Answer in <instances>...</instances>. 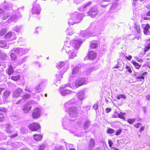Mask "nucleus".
Instances as JSON below:
<instances>
[{
    "instance_id": "79ce46f5",
    "label": "nucleus",
    "mask_w": 150,
    "mask_h": 150,
    "mask_svg": "<svg viewBox=\"0 0 150 150\" xmlns=\"http://www.w3.org/2000/svg\"><path fill=\"white\" fill-rule=\"evenodd\" d=\"M30 97V95L29 94H25L22 96V98L23 99H27L29 98Z\"/></svg>"
},
{
    "instance_id": "bb28decb",
    "label": "nucleus",
    "mask_w": 150,
    "mask_h": 150,
    "mask_svg": "<svg viewBox=\"0 0 150 150\" xmlns=\"http://www.w3.org/2000/svg\"><path fill=\"white\" fill-rule=\"evenodd\" d=\"M66 61L60 62L57 64V67L58 69L61 68L66 63Z\"/></svg>"
},
{
    "instance_id": "3c124183",
    "label": "nucleus",
    "mask_w": 150,
    "mask_h": 150,
    "mask_svg": "<svg viewBox=\"0 0 150 150\" xmlns=\"http://www.w3.org/2000/svg\"><path fill=\"white\" fill-rule=\"evenodd\" d=\"M4 120V115L0 113V121H3Z\"/></svg>"
},
{
    "instance_id": "4d7b16f0",
    "label": "nucleus",
    "mask_w": 150,
    "mask_h": 150,
    "mask_svg": "<svg viewBox=\"0 0 150 150\" xmlns=\"http://www.w3.org/2000/svg\"><path fill=\"white\" fill-rule=\"evenodd\" d=\"M45 147V145H42L40 146L38 150H44Z\"/></svg>"
},
{
    "instance_id": "ddd939ff",
    "label": "nucleus",
    "mask_w": 150,
    "mask_h": 150,
    "mask_svg": "<svg viewBox=\"0 0 150 150\" xmlns=\"http://www.w3.org/2000/svg\"><path fill=\"white\" fill-rule=\"evenodd\" d=\"M79 68L78 67H74L71 76L70 77V79L72 80V78L76 76L78 74L79 71Z\"/></svg>"
},
{
    "instance_id": "aec40b11",
    "label": "nucleus",
    "mask_w": 150,
    "mask_h": 150,
    "mask_svg": "<svg viewBox=\"0 0 150 150\" xmlns=\"http://www.w3.org/2000/svg\"><path fill=\"white\" fill-rule=\"evenodd\" d=\"M95 144V142L94 140L92 139H91L88 144L89 150H92L93 149L94 147Z\"/></svg>"
},
{
    "instance_id": "c85d7f7f",
    "label": "nucleus",
    "mask_w": 150,
    "mask_h": 150,
    "mask_svg": "<svg viewBox=\"0 0 150 150\" xmlns=\"http://www.w3.org/2000/svg\"><path fill=\"white\" fill-rule=\"evenodd\" d=\"M132 63L135 66V68L137 69H139L141 67V65H139L138 63L134 61H132Z\"/></svg>"
},
{
    "instance_id": "6ab92c4d",
    "label": "nucleus",
    "mask_w": 150,
    "mask_h": 150,
    "mask_svg": "<svg viewBox=\"0 0 150 150\" xmlns=\"http://www.w3.org/2000/svg\"><path fill=\"white\" fill-rule=\"evenodd\" d=\"M76 100L75 99L72 98L69 100L68 102L66 103L64 106L65 108L67 109V107H69L70 105L73 104L75 103Z\"/></svg>"
},
{
    "instance_id": "6e6552de",
    "label": "nucleus",
    "mask_w": 150,
    "mask_h": 150,
    "mask_svg": "<svg viewBox=\"0 0 150 150\" xmlns=\"http://www.w3.org/2000/svg\"><path fill=\"white\" fill-rule=\"evenodd\" d=\"M41 110L38 108H35L33 112L32 116L33 118L36 119L40 116Z\"/></svg>"
},
{
    "instance_id": "2f4dec72",
    "label": "nucleus",
    "mask_w": 150,
    "mask_h": 150,
    "mask_svg": "<svg viewBox=\"0 0 150 150\" xmlns=\"http://www.w3.org/2000/svg\"><path fill=\"white\" fill-rule=\"evenodd\" d=\"M21 26L18 25H16L15 28H14V30L15 31L19 33L21 31Z\"/></svg>"
},
{
    "instance_id": "8fccbe9b",
    "label": "nucleus",
    "mask_w": 150,
    "mask_h": 150,
    "mask_svg": "<svg viewBox=\"0 0 150 150\" xmlns=\"http://www.w3.org/2000/svg\"><path fill=\"white\" fill-rule=\"evenodd\" d=\"M9 14L8 13L4 14L3 16V19L4 20H6L9 17Z\"/></svg>"
},
{
    "instance_id": "9b49d317",
    "label": "nucleus",
    "mask_w": 150,
    "mask_h": 150,
    "mask_svg": "<svg viewBox=\"0 0 150 150\" xmlns=\"http://www.w3.org/2000/svg\"><path fill=\"white\" fill-rule=\"evenodd\" d=\"M66 70L63 69L61 71L59 70L57 71L56 74V76L58 81L59 83V81L60 80L63 78V75L65 72Z\"/></svg>"
},
{
    "instance_id": "7c9ffc66",
    "label": "nucleus",
    "mask_w": 150,
    "mask_h": 150,
    "mask_svg": "<svg viewBox=\"0 0 150 150\" xmlns=\"http://www.w3.org/2000/svg\"><path fill=\"white\" fill-rule=\"evenodd\" d=\"M10 92L8 91H6L4 93L3 98L4 99H6L9 96Z\"/></svg>"
},
{
    "instance_id": "a211bd4d",
    "label": "nucleus",
    "mask_w": 150,
    "mask_h": 150,
    "mask_svg": "<svg viewBox=\"0 0 150 150\" xmlns=\"http://www.w3.org/2000/svg\"><path fill=\"white\" fill-rule=\"evenodd\" d=\"M96 57V54L95 52L93 51H90L88 54L89 59L91 60L94 59Z\"/></svg>"
},
{
    "instance_id": "37998d69",
    "label": "nucleus",
    "mask_w": 150,
    "mask_h": 150,
    "mask_svg": "<svg viewBox=\"0 0 150 150\" xmlns=\"http://www.w3.org/2000/svg\"><path fill=\"white\" fill-rule=\"evenodd\" d=\"M98 46V44L95 43L91 42V44L90 47L92 48H96Z\"/></svg>"
},
{
    "instance_id": "1a4fd4ad",
    "label": "nucleus",
    "mask_w": 150,
    "mask_h": 150,
    "mask_svg": "<svg viewBox=\"0 0 150 150\" xmlns=\"http://www.w3.org/2000/svg\"><path fill=\"white\" fill-rule=\"evenodd\" d=\"M85 78H79L76 80L75 85L76 86L78 87L83 84H85Z\"/></svg>"
},
{
    "instance_id": "774afa93",
    "label": "nucleus",
    "mask_w": 150,
    "mask_h": 150,
    "mask_svg": "<svg viewBox=\"0 0 150 150\" xmlns=\"http://www.w3.org/2000/svg\"><path fill=\"white\" fill-rule=\"evenodd\" d=\"M111 110V109L110 108H106L105 109L106 112V113H109Z\"/></svg>"
},
{
    "instance_id": "603ef678",
    "label": "nucleus",
    "mask_w": 150,
    "mask_h": 150,
    "mask_svg": "<svg viewBox=\"0 0 150 150\" xmlns=\"http://www.w3.org/2000/svg\"><path fill=\"white\" fill-rule=\"evenodd\" d=\"M108 143L110 147H111L113 144V143L111 139H109L108 140Z\"/></svg>"
},
{
    "instance_id": "ea45409f",
    "label": "nucleus",
    "mask_w": 150,
    "mask_h": 150,
    "mask_svg": "<svg viewBox=\"0 0 150 150\" xmlns=\"http://www.w3.org/2000/svg\"><path fill=\"white\" fill-rule=\"evenodd\" d=\"M134 27L135 30H137V32L138 33H139L140 32V29L139 25L136 24L135 25Z\"/></svg>"
},
{
    "instance_id": "5701e85b",
    "label": "nucleus",
    "mask_w": 150,
    "mask_h": 150,
    "mask_svg": "<svg viewBox=\"0 0 150 150\" xmlns=\"http://www.w3.org/2000/svg\"><path fill=\"white\" fill-rule=\"evenodd\" d=\"M91 4V2L89 1L88 2L87 4H86L83 6L82 7L80 8V10L81 11H85L86 10V8L89 6Z\"/></svg>"
},
{
    "instance_id": "4be33fe9",
    "label": "nucleus",
    "mask_w": 150,
    "mask_h": 150,
    "mask_svg": "<svg viewBox=\"0 0 150 150\" xmlns=\"http://www.w3.org/2000/svg\"><path fill=\"white\" fill-rule=\"evenodd\" d=\"M6 71L7 73L9 75L12 74L14 72V70L12 66L10 65L9 67L6 69Z\"/></svg>"
},
{
    "instance_id": "052dcab7",
    "label": "nucleus",
    "mask_w": 150,
    "mask_h": 150,
    "mask_svg": "<svg viewBox=\"0 0 150 150\" xmlns=\"http://www.w3.org/2000/svg\"><path fill=\"white\" fill-rule=\"evenodd\" d=\"M63 86L61 88H65V87H71V84L69 83H67L64 86Z\"/></svg>"
},
{
    "instance_id": "412c9836",
    "label": "nucleus",
    "mask_w": 150,
    "mask_h": 150,
    "mask_svg": "<svg viewBox=\"0 0 150 150\" xmlns=\"http://www.w3.org/2000/svg\"><path fill=\"white\" fill-rule=\"evenodd\" d=\"M89 34L87 32L86 30L81 31L80 34L81 36L85 38H88L89 36Z\"/></svg>"
},
{
    "instance_id": "6e6d98bb",
    "label": "nucleus",
    "mask_w": 150,
    "mask_h": 150,
    "mask_svg": "<svg viewBox=\"0 0 150 150\" xmlns=\"http://www.w3.org/2000/svg\"><path fill=\"white\" fill-rule=\"evenodd\" d=\"M136 79H144V77L142 75H141L137 77Z\"/></svg>"
},
{
    "instance_id": "7ed1b4c3",
    "label": "nucleus",
    "mask_w": 150,
    "mask_h": 150,
    "mask_svg": "<svg viewBox=\"0 0 150 150\" xmlns=\"http://www.w3.org/2000/svg\"><path fill=\"white\" fill-rule=\"evenodd\" d=\"M66 108V110L68 111L71 118H76L77 116V111L76 108L74 106H72L69 108L67 107Z\"/></svg>"
},
{
    "instance_id": "dca6fc26",
    "label": "nucleus",
    "mask_w": 150,
    "mask_h": 150,
    "mask_svg": "<svg viewBox=\"0 0 150 150\" xmlns=\"http://www.w3.org/2000/svg\"><path fill=\"white\" fill-rule=\"evenodd\" d=\"M73 120H71L69 119H67L66 117H65L63 119V122L62 124V126H68L69 124L71 123L72 122Z\"/></svg>"
},
{
    "instance_id": "c9c22d12",
    "label": "nucleus",
    "mask_w": 150,
    "mask_h": 150,
    "mask_svg": "<svg viewBox=\"0 0 150 150\" xmlns=\"http://www.w3.org/2000/svg\"><path fill=\"white\" fill-rule=\"evenodd\" d=\"M6 45V43L5 41L0 40V47H5Z\"/></svg>"
},
{
    "instance_id": "09e8293b",
    "label": "nucleus",
    "mask_w": 150,
    "mask_h": 150,
    "mask_svg": "<svg viewBox=\"0 0 150 150\" xmlns=\"http://www.w3.org/2000/svg\"><path fill=\"white\" fill-rule=\"evenodd\" d=\"M117 5V3H115L112 4L110 8L111 9L113 10L115 8Z\"/></svg>"
},
{
    "instance_id": "e2e57ef3",
    "label": "nucleus",
    "mask_w": 150,
    "mask_h": 150,
    "mask_svg": "<svg viewBox=\"0 0 150 150\" xmlns=\"http://www.w3.org/2000/svg\"><path fill=\"white\" fill-rule=\"evenodd\" d=\"M141 125V123H138L134 124V126L136 128H138L139 127V126Z\"/></svg>"
},
{
    "instance_id": "bf43d9fd",
    "label": "nucleus",
    "mask_w": 150,
    "mask_h": 150,
    "mask_svg": "<svg viewBox=\"0 0 150 150\" xmlns=\"http://www.w3.org/2000/svg\"><path fill=\"white\" fill-rule=\"evenodd\" d=\"M135 58L137 60V61L140 63H142L143 62V60L142 59L138 58L137 57H135Z\"/></svg>"
},
{
    "instance_id": "5fc2aeb1",
    "label": "nucleus",
    "mask_w": 150,
    "mask_h": 150,
    "mask_svg": "<svg viewBox=\"0 0 150 150\" xmlns=\"http://www.w3.org/2000/svg\"><path fill=\"white\" fill-rule=\"evenodd\" d=\"M122 132V130L121 129H119L116 132V133L115 135L116 136L119 135Z\"/></svg>"
},
{
    "instance_id": "de8ad7c7",
    "label": "nucleus",
    "mask_w": 150,
    "mask_h": 150,
    "mask_svg": "<svg viewBox=\"0 0 150 150\" xmlns=\"http://www.w3.org/2000/svg\"><path fill=\"white\" fill-rule=\"evenodd\" d=\"M135 120V119H129L127 120V122L130 124H132Z\"/></svg>"
},
{
    "instance_id": "f257e3e1",
    "label": "nucleus",
    "mask_w": 150,
    "mask_h": 150,
    "mask_svg": "<svg viewBox=\"0 0 150 150\" xmlns=\"http://www.w3.org/2000/svg\"><path fill=\"white\" fill-rule=\"evenodd\" d=\"M83 41H81L78 40H74L71 41L70 44L72 45H65L64 46L62 51L64 52L66 51V52L69 54V57L70 59H73L76 56V53L74 52V47L75 49L79 48Z\"/></svg>"
},
{
    "instance_id": "423d86ee",
    "label": "nucleus",
    "mask_w": 150,
    "mask_h": 150,
    "mask_svg": "<svg viewBox=\"0 0 150 150\" xmlns=\"http://www.w3.org/2000/svg\"><path fill=\"white\" fill-rule=\"evenodd\" d=\"M28 127L30 129L34 131H36L40 129V126L38 123L34 122L29 124Z\"/></svg>"
},
{
    "instance_id": "cd10ccee",
    "label": "nucleus",
    "mask_w": 150,
    "mask_h": 150,
    "mask_svg": "<svg viewBox=\"0 0 150 150\" xmlns=\"http://www.w3.org/2000/svg\"><path fill=\"white\" fill-rule=\"evenodd\" d=\"M34 138L36 141H39L41 139L42 136L41 135L35 134L33 136Z\"/></svg>"
},
{
    "instance_id": "72a5a7b5",
    "label": "nucleus",
    "mask_w": 150,
    "mask_h": 150,
    "mask_svg": "<svg viewBox=\"0 0 150 150\" xmlns=\"http://www.w3.org/2000/svg\"><path fill=\"white\" fill-rule=\"evenodd\" d=\"M55 150H64V148L62 146L57 145L55 147Z\"/></svg>"
},
{
    "instance_id": "69168bd1",
    "label": "nucleus",
    "mask_w": 150,
    "mask_h": 150,
    "mask_svg": "<svg viewBox=\"0 0 150 150\" xmlns=\"http://www.w3.org/2000/svg\"><path fill=\"white\" fill-rule=\"evenodd\" d=\"M21 131L22 133L24 134L26 132V130L24 128L22 127L21 129Z\"/></svg>"
},
{
    "instance_id": "a19ab883",
    "label": "nucleus",
    "mask_w": 150,
    "mask_h": 150,
    "mask_svg": "<svg viewBox=\"0 0 150 150\" xmlns=\"http://www.w3.org/2000/svg\"><path fill=\"white\" fill-rule=\"evenodd\" d=\"M6 33V29L5 28L2 29L0 31V35L3 36Z\"/></svg>"
},
{
    "instance_id": "f8f14e48",
    "label": "nucleus",
    "mask_w": 150,
    "mask_h": 150,
    "mask_svg": "<svg viewBox=\"0 0 150 150\" xmlns=\"http://www.w3.org/2000/svg\"><path fill=\"white\" fill-rule=\"evenodd\" d=\"M142 28L144 30V33L146 35H150V33H149V29L150 28V25L148 24H143Z\"/></svg>"
},
{
    "instance_id": "a878e982",
    "label": "nucleus",
    "mask_w": 150,
    "mask_h": 150,
    "mask_svg": "<svg viewBox=\"0 0 150 150\" xmlns=\"http://www.w3.org/2000/svg\"><path fill=\"white\" fill-rule=\"evenodd\" d=\"M5 131L6 132L11 133V129L12 128L11 126L9 124H7L5 125Z\"/></svg>"
},
{
    "instance_id": "13d9d810",
    "label": "nucleus",
    "mask_w": 150,
    "mask_h": 150,
    "mask_svg": "<svg viewBox=\"0 0 150 150\" xmlns=\"http://www.w3.org/2000/svg\"><path fill=\"white\" fill-rule=\"evenodd\" d=\"M25 91H28L30 93H32L33 92L31 90L27 87H25Z\"/></svg>"
},
{
    "instance_id": "a18cd8bd",
    "label": "nucleus",
    "mask_w": 150,
    "mask_h": 150,
    "mask_svg": "<svg viewBox=\"0 0 150 150\" xmlns=\"http://www.w3.org/2000/svg\"><path fill=\"white\" fill-rule=\"evenodd\" d=\"M122 98H124V99L126 98V96L125 95H124L122 94H120V95L118 96H117V99H119V100L120 99Z\"/></svg>"
},
{
    "instance_id": "2eb2a0df",
    "label": "nucleus",
    "mask_w": 150,
    "mask_h": 150,
    "mask_svg": "<svg viewBox=\"0 0 150 150\" xmlns=\"http://www.w3.org/2000/svg\"><path fill=\"white\" fill-rule=\"evenodd\" d=\"M22 92L23 90L21 88H17L16 90L13 92V97L15 98H17L19 97Z\"/></svg>"
},
{
    "instance_id": "680f3d73",
    "label": "nucleus",
    "mask_w": 150,
    "mask_h": 150,
    "mask_svg": "<svg viewBox=\"0 0 150 150\" xmlns=\"http://www.w3.org/2000/svg\"><path fill=\"white\" fill-rule=\"evenodd\" d=\"M126 68L129 73H131L132 72V71L131 68L129 66H127L126 67Z\"/></svg>"
},
{
    "instance_id": "864d4df0",
    "label": "nucleus",
    "mask_w": 150,
    "mask_h": 150,
    "mask_svg": "<svg viewBox=\"0 0 150 150\" xmlns=\"http://www.w3.org/2000/svg\"><path fill=\"white\" fill-rule=\"evenodd\" d=\"M98 108V103L95 104L93 107V109L96 110Z\"/></svg>"
},
{
    "instance_id": "f03ea898",
    "label": "nucleus",
    "mask_w": 150,
    "mask_h": 150,
    "mask_svg": "<svg viewBox=\"0 0 150 150\" xmlns=\"http://www.w3.org/2000/svg\"><path fill=\"white\" fill-rule=\"evenodd\" d=\"M83 17L80 13L75 12L71 16L68 21L69 25L80 22L83 19Z\"/></svg>"
},
{
    "instance_id": "4468645a",
    "label": "nucleus",
    "mask_w": 150,
    "mask_h": 150,
    "mask_svg": "<svg viewBox=\"0 0 150 150\" xmlns=\"http://www.w3.org/2000/svg\"><path fill=\"white\" fill-rule=\"evenodd\" d=\"M31 106L29 104L25 105L22 109L23 112L24 113H28L30 110Z\"/></svg>"
},
{
    "instance_id": "f3484780",
    "label": "nucleus",
    "mask_w": 150,
    "mask_h": 150,
    "mask_svg": "<svg viewBox=\"0 0 150 150\" xmlns=\"http://www.w3.org/2000/svg\"><path fill=\"white\" fill-rule=\"evenodd\" d=\"M77 97L78 99L80 100H83L85 98L84 92L83 91H79L77 94Z\"/></svg>"
},
{
    "instance_id": "20e7f679",
    "label": "nucleus",
    "mask_w": 150,
    "mask_h": 150,
    "mask_svg": "<svg viewBox=\"0 0 150 150\" xmlns=\"http://www.w3.org/2000/svg\"><path fill=\"white\" fill-rule=\"evenodd\" d=\"M98 11L96 7H92L91 8L89 11L88 12L89 16L92 18H94L98 14Z\"/></svg>"
},
{
    "instance_id": "4c0bfd02",
    "label": "nucleus",
    "mask_w": 150,
    "mask_h": 150,
    "mask_svg": "<svg viewBox=\"0 0 150 150\" xmlns=\"http://www.w3.org/2000/svg\"><path fill=\"white\" fill-rule=\"evenodd\" d=\"M12 37V33L11 32H9L6 35L5 38L6 39H8L11 38Z\"/></svg>"
},
{
    "instance_id": "e433bc0d",
    "label": "nucleus",
    "mask_w": 150,
    "mask_h": 150,
    "mask_svg": "<svg viewBox=\"0 0 150 150\" xmlns=\"http://www.w3.org/2000/svg\"><path fill=\"white\" fill-rule=\"evenodd\" d=\"M66 150L70 149L73 148V145L72 144L67 143L66 145Z\"/></svg>"
},
{
    "instance_id": "39448f33",
    "label": "nucleus",
    "mask_w": 150,
    "mask_h": 150,
    "mask_svg": "<svg viewBox=\"0 0 150 150\" xmlns=\"http://www.w3.org/2000/svg\"><path fill=\"white\" fill-rule=\"evenodd\" d=\"M40 12V8L38 4H35L32 8L33 14H39Z\"/></svg>"
},
{
    "instance_id": "338daca9",
    "label": "nucleus",
    "mask_w": 150,
    "mask_h": 150,
    "mask_svg": "<svg viewBox=\"0 0 150 150\" xmlns=\"http://www.w3.org/2000/svg\"><path fill=\"white\" fill-rule=\"evenodd\" d=\"M0 111H2L4 112H5L6 111V109L5 108H0Z\"/></svg>"
},
{
    "instance_id": "b1692460",
    "label": "nucleus",
    "mask_w": 150,
    "mask_h": 150,
    "mask_svg": "<svg viewBox=\"0 0 150 150\" xmlns=\"http://www.w3.org/2000/svg\"><path fill=\"white\" fill-rule=\"evenodd\" d=\"M35 91L33 93V94L35 95L37 94V93H39L41 92L42 88H41V84H40L37 86L35 88Z\"/></svg>"
},
{
    "instance_id": "c756f323",
    "label": "nucleus",
    "mask_w": 150,
    "mask_h": 150,
    "mask_svg": "<svg viewBox=\"0 0 150 150\" xmlns=\"http://www.w3.org/2000/svg\"><path fill=\"white\" fill-rule=\"evenodd\" d=\"M90 125V122L88 120L86 121L84 123V129H88Z\"/></svg>"
},
{
    "instance_id": "c03bdc74",
    "label": "nucleus",
    "mask_w": 150,
    "mask_h": 150,
    "mask_svg": "<svg viewBox=\"0 0 150 150\" xmlns=\"http://www.w3.org/2000/svg\"><path fill=\"white\" fill-rule=\"evenodd\" d=\"M0 58L3 60L5 59L6 58V55L4 52H3L2 54L0 55Z\"/></svg>"
},
{
    "instance_id": "58836bf2",
    "label": "nucleus",
    "mask_w": 150,
    "mask_h": 150,
    "mask_svg": "<svg viewBox=\"0 0 150 150\" xmlns=\"http://www.w3.org/2000/svg\"><path fill=\"white\" fill-rule=\"evenodd\" d=\"M94 70L95 69L94 68H91L88 69L86 71V74L88 75H90L91 72Z\"/></svg>"
},
{
    "instance_id": "0e129e2a",
    "label": "nucleus",
    "mask_w": 150,
    "mask_h": 150,
    "mask_svg": "<svg viewBox=\"0 0 150 150\" xmlns=\"http://www.w3.org/2000/svg\"><path fill=\"white\" fill-rule=\"evenodd\" d=\"M17 135L18 134L17 133H14L11 135L10 137L11 138V139H12L14 137H17Z\"/></svg>"
},
{
    "instance_id": "393cba45",
    "label": "nucleus",
    "mask_w": 150,
    "mask_h": 150,
    "mask_svg": "<svg viewBox=\"0 0 150 150\" xmlns=\"http://www.w3.org/2000/svg\"><path fill=\"white\" fill-rule=\"evenodd\" d=\"M18 18V16L16 15L11 16L8 20V22L11 23L12 22H15L16 20Z\"/></svg>"
},
{
    "instance_id": "9d476101",
    "label": "nucleus",
    "mask_w": 150,
    "mask_h": 150,
    "mask_svg": "<svg viewBox=\"0 0 150 150\" xmlns=\"http://www.w3.org/2000/svg\"><path fill=\"white\" fill-rule=\"evenodd\" d=\"M60 93L63 96L70 94L71 92V91L64 88H60Z\"/></svg>"
},
{
    "instance_id": "f704fd0d",
    "label": "nucleus",
    "mask_w": 150,
    "mask_h": 150,
    "mask_svg": "<svg viewBox=\"0 0 150 150\" xmlns=\"http://www.w3.org/2000/svg\"><path fill=\"white\" fill-rule=\"evenodd\" d=\"M20 78V77L19 75L12 76L11 77V79L14 81H17Z\"/></svg>"
},
{
    "instance_id": "0eeeda50",
    "label": "nucleus",
    "mask_w": 150,
    "mask_h": 150,
    "mask_svg": "<svg viewBox=\"0 0 150 150\" xmlns=\"http://www.w3.org/2000/svg\"><path fill=\"white\" fill-rule=\"evenodd\" d=\"M11 51H13L20 56L25 54V53L24 50L21 48H14L11 50Z\"/></svg>"
},
{
    "instance_id": "473e14b6",
    "label": "nucleus",
    "mask_w": 150,
    "mask_h": 150,
    "mask_svg": "<svg viewBox=\"0 0 150 150\" xmlns=\"http://www.w3.org/2000/svg\"><path fill=\"white\" fill-rule=\"evenodd\" d=\"M10 56L11 60L13 61H15L16 59V54L13 52L11 53Z\"/></svg>"
},
{
    "instance_id": "49530a36",
    "label": "nucleus",
    "mask_w": 150,
    "mask_h": 150,
    "mask_svg": "<svg viewBox=\"0 0 150 150\" xmlns=\"http://www.w3.org/2000/svg\"><path fill=\"white\" fill-rule=\"evenodd\" d=\"M114 130L112 128H109L107 130V133L110 134H112L114 133Z\"/></svg>"
}]
</instances>
